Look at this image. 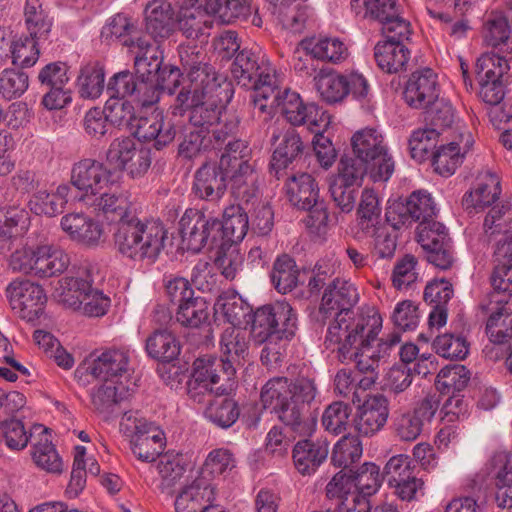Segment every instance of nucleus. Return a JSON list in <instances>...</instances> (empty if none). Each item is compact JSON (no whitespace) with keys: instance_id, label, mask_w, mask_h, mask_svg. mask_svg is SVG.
<instances>
[{"instance_id":"1","label":"nucleus","mask_w":512,"mask_h":512,"mask_svg":"<svg viewBox=\"0 0 512 512\" xmlns=\"http://www.w3.org/2000/svg\"><path fill=\"white\" fill-rule=\"evenodd\" d=\"M251 150L243 140H229L219 164L205 162L194 176L193 190L201 199H220L230 184L235 199L253 204L259 195V176L250 163Z\"/></svg>"},{"instance_id":"2","label":"nucleus","mask_w":512,"mask_h":512,"mask_svg":"<svg viewBox=\"0 0 512 512\" xmlns=\"http://www.w3.org/2000/svg\"><path fill=\"white\" fill-rule=\"evenodd\" d=\"M318 389L314 379L298 377L289 382L286 377L270 379L262 388L261 402L265 409L299 435H311L316 422L304 417V410L316 398Z\"/></svg>"},{"instance_id":"3","label":"nucleus","mask_w":512,"mask_h":512,"mask_svg":"<svg viewBox=\"0 0 512 512\" xmlns=\"http://www.w3.org/2000/svg\"><path fill=\"white\" fill-rule=\"evenodd\" d=\"M256 89L254 109L272 117L280 110L293 126L306 125L310 131H326L330 115L314 103H303L300 95L289 89L281 90L276 75L266 74Z\"/></svg>"},{"instance_id":"4","label":"nucleus","mask_w":512,"mask_h":512,"mask_svg":"<svg viewBox=\"0 0 512 512\" xmlns=\"http://www.w3.org/2000/svg\"><path fill=\"white\" fill-rule=\"evenodd\" d=\"M168 232L160 221H142L136 216L119 221L113 234L119 254L131 261L154 264L165 249Z\"/></svg>"},{"instance_id":"5","label":"nucleus","mask_w":512,"mask_h":512,"mask_svg":"<svg viewBox=\"0 0 512 512\" xmlns=\"http://www.w3.org/2000/svg\"><path fill=\"white\" fill-rule=\"evenodd\" d=\"M383 319L374 308L362 309L356 315L335 317L325 337V347L341 362L357 355V349L371 343L382 329Z\"/></svg>"},{"instance_id":"6","label":"nucleus","mask_w":512,"mask_h":512,"mask_svg":"<svg viewBox=\"0 0 512 512\" xmlns=\"http://www.w3.org/2000/svg\"><path fill=\"white\" fill-rule=\"evenodd\" d=\"M383 481L380 468L366 462L352 475L337 473L326 486L330 500H336L339 512H370L368 497L375 494Z\"/></svg>"},{"instance_id":"7","label":"nucleus","mask_w":512,"mask_h":512,"mask_svg":"<svg viewBox=\"0 0 512 512\" xmlns=\"http://www.w3.org/2000/svg\"><path fill=\"white\" fill-rule=\"evenodd\" d=\"M104 110L111 124L134 130L138 139L153 142V147L157 150L168 146L175 139L174 124L160 111H154L148 117L137 118L131 102L121 98H108Z\"/></svg>"},{"instance_id":"8","label":"nucleus","mask_w":512,"mask_h":512,"mask_svg":"<svg viewBox=\"0 0 512 512\" xmlns=\"http://www.w3.org/2000/svg\"><path fill=\"white\" fill-rule=\"evenodd\" d=\"M235 372V367L217 357L206 355L197 358L193 363L192 380L188 383L189 397L203 403L205 395L228 394L234 387Z\"/></svg>"},{"instance_id":"9","label":"nucleus","mask_w":512,"mask_h":512,"mask_svg":"<svg viewBox=\"0 0 512 512\" xmlns=\"http://www.w3.org/2000/svg\"><path fill=\"white\" fill-rule=\"evenodd\" d=\"M181 60L189 84L182 88L175 99V104L171 106L173 115H182L187 109L192 111L206 96L212 98L213 92L221 89V78L210 65L200 61H189L183 56Z\"/></svg>"},{"instance_id":"10","label":"nucleus","mask_w":512,"mask_h":512,"mask_svg":"<svg viewBox=\"0 0 512 512\" xmlns=\"http://www.w3.org/2000/svg\"><path fill=\"white\" fill-rule=\"evenodd\" d=\"M355 156L370 165V179L373 182H386L394 172V161L388 153L381 132L375 128L357 131L351 139Z\"/></svg>"},{"instance_id":"11","label":"nucleus","mask_w":512,"mask_h":512,"mask_svg":"<svg viewBox=\"0 0 512 512\" xmlns=\"http://www.w3.org/2000/svg\"><path fill=\"white\" fill-rule=\"evenodd\" d=\"M134 54V68L140 79L155 78L156 82L162 81V90L169 94L175 92L181 77L180 69L169 67L167 78L165 77L167 67H162L163 53L156 43H152L144 37H139L129 44Z\"/></svg>"},{"instance_id":"12","label":"nucleus","mask_w":512,"mask_h":512,"mask_svg":"<svg viewBox=\"0 0 512 512\" xmlns=\"http://www.w3.org/2000/svg\"><path fill=\"white\" fill-rule=\"evenodd\" d=\"M226 91L221 86V89L213 92V97L206 96V98L199 102L198 105L193 107L190 113V122L193 126L199 127L203 130V134L215 140V146H219L232 137L238 128V121L230 119L222 121L221 107L217 105V99L221 101L222 92Z\"/></svg>"},{"instance_id":"13","label":"nucleus","mask_w":512,"mask_h":512,"mask_svg":"<svg viewBox=\"0 0 512 512\" xmlns=\"http://www.w3.org/2000/svg\"><path fill=\"white\" fill-rule=\"evenodd\" d=\"M70 182L74 188L81 192L78 200L84 203L99 194L101 190L113 187L118 180L115 172L103 162L92 158H84L72 166Z\"/></svg>"},{"instance_id":"14","label":"nucleus","mask_w":512,"mask_h":512,"mask_svg":"<svg viewBox=\"0 0 512 512\" xmlns=\"http://www.w3.org/2000/svg\"><path fill=\"white\" fill-rule=\"evenodd\" d=\"M5 296L11 310L27 322L37 320L47 303L43 287L28 279L12 280L5 289Z\"/></svg>"},{"instance_id":"15","label":"nucleus","mask_w":512,"mask_h":512,"mask_svg":"<svg viewBox=\"0 0 512 512\" xmlns=\"http://www.w3.org/2000/svg\"><path fill=\"white\" fill-rule=\"evenodd\" d=\"M129 370V355L122 349H106L92 353L76 369L77 377L91 375L93 378L117 384Z\"/></svg>"},{"instance_id":"16","label":"nucleus","mask_w":512,"mask_h":512,"mask_svg":"<svg viewBox=\"0 0 512 512\" xmlns=\"http://www.w3.org/2000/svg\"><path fill=\"white\" fill-rule=\"evenodd\" d=\"M182 242L188 250L199 252L208 243H217L219 220L198 209H187L179 221Z\"/></svg>"},{"instance_id":"17","label":"nucleus","mask_w":512,"mask_h":512,"mask_svg":"<svg viewBox=\"0 0 512 512\" xmlns=\"http://www.w3.org/2000/svg\"><path fill=\"white\" fill-rule=\"evenodd\" d=\"M418 242L429 263L442 270L452 267L455 261L452 242L442 223H424L418 227Z\"/></svg>"},{"instance_id":"18","label":"nucleus","mask_w":512,"mask_h":512,"mask_svg":"<svg viewBox=\"0 0 512 512\" xmlns=\"http://www.w3.org/2000/svg\"><path fill=\"white\" fill-rule=\"evenodd\" d=\"M266 74L276 75L265 56H260L256 51L243 49L236 55L231 65V76L237 85L252 89L250 97L253 104L256 89L263 82L261 80Z\"/></svg>"},{"instance_id":"19","label":"nucleus","mask_w":512,"mask_h":512,"mask_svg":"<svg viewBox=\"0 0 512 512\" xmlns=\"http://www.w3.org/2000/svg\"><path fill=\"white\" fill-rule=\"evenodd\" d=\"M401 341L397 332L389 334L385 339H380L376 348L369 344H363L357 349V355L353 356L348 362H354L360 373L366 374L358 379L360 388L368 389L377 380V369L381 360H384Z\"/></svg>"},{"instance_id":"20","label":"nucleus","mask_w":512,"mask_h":512,"mask_svg":"<svg viewBox=\"0 0 512 512\" xmlns=\"http://www.w3.org/2000/svg\"><path fill=\"white\" fill-rule=\"evenodd\" d=\"M388 485L402 501L417 500L423 494L424 483L413 474L411 462L407 455H395L389 459L384 468Z\"/></svg>"},{"instance_id":"21","label":"nucleus","mask_w":512,"mask_h":512,"mask_svg":"<svg viewBox=\"0 0 512 512\" xmlns=\"http://www.w3.org/2000/svg\"><path fill=\"white\" fill-rule=\"evenodd\" d=\"M359 301V292L348 279L335 278L324 290L319 312L325 317H350L355 315L351 309Z\"/></svg>"},{"instance_id":"22","label":"nucleus","mask_w":512,"mask_h":512,"mask_svg":"<svg viewBox=\"0 0 512 512\" xmlns=\"http://www.w3.org/2000/svg\"><path fill=\"white\" fill-rule=\"evenodd\" d=\"M214 16L204 0H183L176 16V27L188 39L209 34Z\"/></svg>"},{"instance_id":"23","label":"nucleus","mask_w":512,"mask_h":512,"mask_svg":"<svg viewBox=\"0 0 512 512\" xmlns=\"http://www.w3.org/2000/svg\"><path fill=\"white\" fill-rule=\"evenodd\" d=\"M479 307L489 314L485 330L490 342L504 344L512 338V309L506 298L489 293L487 302L483 301Z\"/></svg>"},{"instance_id":"24","label":"nucleus","mask_w":512,"mask_h":512,"mask_svg":"<svg viewBox=\"0 0 512 512\" xmlns=\"http://www.w3.org/2000/svg\"><path fill=\"white\" fill-rule=\"evenodd\" d=\"M439 97L436 73L430 68L414 71L405 86L404 100L414 109H427Z\"/></svg>"},{"instance_id":"25","label":"nucleus","mask_w":512,"mask_h":512,"mask_svg":"<svg viewBox=\"0 0 512 512\" xmlns=\"http://www.w3.org/2000/svg\"><path fill=\"white\" fill-rule=\"evenodd\" d=\"M439 408L434 398H425L413 410L401 413L394 419V430L402 441H414L422 433L425 423L431 422Z\"/></svg>"},{"instance_id":"26","label":"nucleus","mask_w":512,"mask_h":512,"mask_svg":"<svg viewBox=\"0 0 512 512\" xmlns=\"http://www.w3.org/2000/svg\"><path fill=\"white\" fill-rule=\"evenodd\" d=\"M61 228L72 241L85 247L94 248L103 241L102 224L84 213L64 215L61 218Z\"/></svg>"},{"instance_id":"27","label":"nucleus","mask_w":512,"mask_h":512,"mask_svg":"<svg viewBox=\"0 0 512 512\" xmlns=\"http://www.w3.org/2000/svg\"><path fill=\"white\" fill-rule=\"evenodd\" d=\"M389 408L387 399L380 394L369 396L358 407L355 429L363 436H372L379 432L387 422Z\"/></svg>"},{"instance_id":"28","label":"nucleus","mask_w":512,"mask_h":512,"mask_svg":"<svg viewBox=\"0 0 512 512\" xmlns=\"http://www.w3.org/2000/svg\"><path fill=\"white\" fill-rule=\"evenodd\" d=\"M274 21L283 29L293 33H300L305 28L310 17V7L306 0H277L268 1Z\"/></svg>"},{"instance_id":"29","label":"nucleus","mask_w":512,"mask_h":512,"mask_svg":"<svg viewBox=\"0 0 512 512\" xmlns=\"http://www.w3.org/2000/svg\"><path fill=\"white\" fill-rule=\"evenodd\" d=\"M171 4L165 0H152L144 9L146 32L155 40L169 37L175 30L176 18Z\"/></svg>"},{"instance_id":"30","label":"nucleus","mask_w":512,"mask_h":512,"mask_svg":"<svg viewBox=\"0 0 512 512\" xmlns=\"http://www.w3.org/2000/svg\"><path fill=\"white\" fill-rule=\"evenodd\" d=\"M496 488L495 500L500 508L512 507V459L508 451H497L490 460Z\"/></svg>"},{"instance_id":"31","label":"nucleus","mask_w":512,"mask_h":512,"mask_svg":"<svg viewBox=\"0 0 512 512\" xmlns=\"http://www.w3.org/2000/svg\"><path fill=\"white\" fill-rule=\"evenodd\" d=\"M329 453V444L326 440L298 441L292 453L294 466L302 475H311L316 472L320 465L326 460Z\"/></svg>"},{"instance_id":"32","label":"nucleus","mask_w":512,"mask_h":512,"mask_svg":"<svg viewBox=\"0 0 512 512\" xmlns=\"http://www.w3.org/2000/svg\"><path fill=\"white\" fill-rule=\"evenodd\" d=\"M484 235L488 242L512 246V208L508 204L492 207L484 219Z\"/></svg>"},{"instance_id":"33","label":"nucleus","mask_w":512,"mask_h":512,"mask_svg":"<svg viewBox=\"0 0 512 512\" xmlns=\"http://www.w3.org/2000/svg\"><path fill=\"white\" fill-rule=\"evenodd\" d=\"M281 135V142L274 150L271 159V168L276 172L288 167L303 150V143L295 129L288 128L282 134L278 127H273L271 141L276 142Z\"/></svg>"},{"instance_id":"34","label":"nucleus","mask_w":512,"mask_h":512,"mask_svg":"<svg viewBox=\"0 0 512 512\" xmlns=\"http://www.w3.org/2000/svg\"><path fill=\"white\" fill-rule=\"evenodd\" d=\"M215 499L214 488L203 479L185 486L175 499L176 512H202Z\"/></svg>"},{"instance_id":"35","label":"nucleus","mask_w":512,"mask_h":512,"mask_svg":"<svg viewBox=\"0 0 512 512\" xmlns=\"http://www.w3.org/2000/svg\"><path fill=\"white\" fill-rule=\"evenodd\" d=\"M214 310L233 327L248 324L251 321L252 308L235 290L221 292L214 303Z\"/></svg>"},{"instance_id":"36","label":"nucleus","mask_w":512,"mask_h":512,"mask_svg":"<svg viewBox=\"0 0 512 512\" xmlns=\"http://www.w3.org/2000/svg\"><path fill=\"white\" fill-rule=\"evenodd\" d=\"M84 204L92 208L98 214H102L105 217H118L119 221L123 219H129L132 216L129 215L128 210L130 209V201L123 192L112 190V187L106 190H101L99 194L91 197L89 201H85Z\"/></svg>"},{"instance_id":"37","label":"nucleus","mask_w":512,"mask_h":512,"mask_svg":"<svg viewBox=\"0 0 512 512\" xmlns=\"http://www.w3.org/2000/svg\"><path fill=\"white\" fill-rule=\"evenodd\" d=\"M499 176L489 170L478 175L476 186L464 196L467 207L484 208L498 200L501 194Z\"/></svg>"},{"instance_id":"38","label":"nucleus","mask_w":512,"mask_h":512,"mask_svg":"<svg viewBox=\"0 0 512 512\" xmlns=\"http://www.w3.org/2000/svg\"><path fill=\"white\" fill-rule=\"evenodd\" d=\"M286 192L290 203L301 210L322 201L315 179L307 173L292 176L286 183Z\"/></svg>"},{"instance_id":"39","label":"nucleus","mask_w":512,"mask_h":512,"mask_svg":"<svg viewBox=\"0 0 512 512\" xmlns=\"http://www.w3.org/2000/svg\"><path fill=\"white\" fill-rule=\"evenodd\" d=\"M464 143L461 147L445 144L435 150L431 158L436 173L444 177H449L455 173L456 169L462 164L465 155L472 148L474 138L465 134Z\"/></svg>"},{"instance_id":"40","label":"nucleus","mask_w":512,"mask_h":512,"mask_svg":"<svg viewBox=\"0 0 512 512\" xmlns=\"http://www.w3.org/2000/svg\"><path fill=\"white\" fill-rule=\"evenodd\" d=\"M496 266L491 276L493 291L506 301L512 296V246L499 245L494 251Z\"/></svg>"},{"instance_id":"41","label":"nucleus","mask_w":512,"mask_h":512,"mask_svg":"<svg viewBox=\"0 0 512 512\" xmlns=\"http://www.w3.org/2000/svg\"><path fill=\"white\" fill-rule=\"evenodd\" d=\"M378 67L389 74L402 71L410 58V51L401 42L379 41L374 48Z\"/></svg>"},{"instance_id":"42","label":"nucleus","mask_w":512,"mask_h":512,"mask_svg":"<svg viewBox=\"0 0 512 512\" xmlns=\"http://www.w3.org/2000/svg\"><path fill=\"white\" fill-rule=\"evenodd\" d=\"M35 431H39V439L32 445L31 456L34 463L49 473L62 472V459L49 439L47 430L42 425H35Z\"/></svg>"},{"instance_id":"43","label":"nucleus","mask_w":512,"mask_h":512,"mask_svg":"<svg viewBox=\"0 0 512 512\" xmlns=\"http://www.w3.org/2000/svg\"><path fill=\"white\" fill-rule=\"evenodd\" d=\"M166 445L164 432L155 424L130 441L133 455L142 462H153Z\"/></svg>"},{"instance_id":"44","label":"nucleus","mask_w":512,"mask_h":512,"mask_svg":"<svg viewBox=\"0 0 512 512\" xmlns=\"http://www.w3.org/2000/svg\"><path fill=\"white\" fill-rule=\"evenodd\" d=\"M38 257L37 276L41 278L62 274L70 265L69 254L57 245H38Z\"/></svg>"},{"instance_id":"45","label":"nucleus","mask_w":512,"mask_h":512,"mask_svg":"<svg viewBox=\"0 0 512 512\" xmlns=\"http://www.w3.org/2000/svg\"><path fill=\"white\" fill-rule=\"evenodd\" d=\"M249 220L246 212L239 205L224 210L223 221H219V234L227 243L241 242L247 234Z\"/></svg>"},{"instance_id":"46","label":"nucleus","mask_w":512,"mask_h":512,"mask_svg":"<svg viewBox=\"0 0 512 512\" xmlns=\"http://www.w3.org/2000/svg\"><path fill=\"white\" fill-rule=\"evenodd\" d=\"M91 281L79 276H66L59 280L56 288L58 301L64 306L78 310L87 293L90 292Z\"/></svg>"},{"instance_id":"47","label":"nucleus","mask_w":512,"mask_h":512,"mask_svg":"<svg viewBox=\"0 0 512 512\" xmlns=\"http://www.w3.org/2000/svg\"><path fill=\"white\" fill-rule=\"evenodd\" d=\"M220 347L223 356L219 359L223 363L230 364L232 367L240 365L248 354L246 333L236 327L225 329L221 336Z\"/></svg>"},{"instance_id":"48","label":"nucleus","mask_w":512,"mask_h":512,"mask_svg":"<svg viewBox=\"0 0 512 512\" xmlns=\"http://www.w3.org/2000/svg\"><path fill=\"white\" fill-rule=\"evenodd\" d=\"M306 49L317 60L340 64L349 56L347 45L338 37H323L306 43Z\"/></svg>"},{"instance_id":"49","label":"nucleus","mask_w":512,"mask_h":512,"mask_svg":"<svg viewBox=\"0 0 512 512\" xmlns=\"http://www.w3.org/2000/svg\"><path fill=\"white\" fill-rule=\"evenodd\" d=\"M180 344L168 330H157L146 340V351L151 358L170 362L180 354Z\"/></svg>"},{"instance_id":"50","label":"nucleus","mask_w":512,"mask_h":512,"mask_svg":"<svg viewBox=\"0 0 512 512\" xmlns=\"http://www.w3.org/2000/svg\"><path fill=\"white\" fill-rule=\"evenodd\" d=\"M24 22L28 33L36 38H47L51 28L52 19L43 8L41 0H25Z\"/></svg>"},{"instance_id":"51","label":"nucleus","mask_w":512,"mask_h":512,"mask_svg":"<svg viewBox=\"0 0 512 512\" xmlns=\"http://www.w3.org/2000/svg\"><path fill=\"white\" fill-rule=\"evenodd\" d=\"M28 213L18 206L0 208V242L25 233L29 227Z\"/></svg>"},{"instance_id":"52","label":"nucleus","mask_w":512,"mask_h":512,"mask_svg":"<svg viewBox=\"0 0 512 512\" xmlns=\"http://www.w3.org/2000/svg\"><path fill=\"white\" fill-rule=\"evenodd\" d=\"M271 281L275 289L282 294H286L296 287L298 269L290 256L284 254L276 259L271 272Z\"/></svg>"},{"instance_id":"53","label":"nucleus","mask_w":512,"mask_h":512,"mask_svg":"<svg viewBox=\"0 0 512 512\" xmlns=\"http://www.w3.org/2000/svg\"><path fill=\"white\" fill-rule=\"evenodd\" d=\"M240 410L233 399H216L204 411L205 418L220 428L231 427L239 418Z\"/></svg>"},{"instance_id":"54","label":"nucleus","mask_w":512,"mask_h":512,"mask_svg":"<svg viewBox=\"0 0 512 512\" xmlns=\"http://www.w3.org/2000/svg\"><path fill=\"white\" fill-rule=\"evenodd\" d=\"M47 38H36L30 34L20 37L10 45L12 63L23 68H29L36 64L39 59V45Z\"/></svg>"},{"instance_id":"55","label":"nucleus","mask_w":512,"mask_h":512,"mask_svg":"<svg viewBox=\"0 0 512 512\" xmlns=\"http://www.w3.org/2000/svg\"><path fill=\"white\" fill-rule=\"evenodd\" d=\"M316 87L322 99L331 104L341 102L349 94L347 75L320 74L316 78Z\"/></svg>"},{"instance_id":"56","label":"nucleus","mask_w":512,"mask_h":512,"mask_svg":"<svg viewBox=\"0 0 512 512\" xmlns=\"http://www.w3.org/2000/svg\"><path fill=\"white\" fill-rule=\"evenodd\" d=\"M368 163L358 156L342 157L338 163V172L334 180L347 185L360 187L365 175L370 177Z\"/></svg>"},{"instance_id":"57","label":"nucleus","mask_w":512,"mask_h":512,"mask_svg":"<svg viewBox=\"0 0 512 512\" xmlns=\"http://www.w3.org/2000/svg\"><path fill=\"white\" fill-rule=\"evenodd\" d=\"M214 19L222 23H231L250 14L249 0H204Z\"/></svg>"},{"instance_id":"58","label":"nucleus","mask_w":512,"mask_h":512,"mask_svg":"<svg viewBox=\"0 0 512 512\" xmlns=\"http://www.w3.org/2000/svg\"><path fill=\"white\" fill-rule=\"evenodd\" d=\"M470 379L469 371L463 365H450L442 368L436 378V388L443 394L462 391Z\"/></svg>"},{"instance_id":"59","label":"nucleus","mask_w":512,"mask_h":512,"mask_svg":"<svg viewBox=\"0 0 512 512\" xmlns=\"http://www.w3.org/2000/svg\"><path fill=\"white\" fill-rule=\"evenodd\" d=\"M362 453V442L359 437L356 435H346L334 445L331 459L335 466L347 468L358 461Z\"/></svg>"},{"instance_id":"60","label":"nucleus","mask_w":512,"mask_h":512,"mask_svg":"<svg viewBox=\"0 0 512 512\" xmlns=\"http://www.w3.org/2000/svg\"><path fill=\"white\" fill-rule=\"evenodd\" d=\"M29 87L28 75L20 70L6 68L0 73V99L11 101L21 97Z\"/></svg>"},{"instance_id":"61","label":"nucleus","mask_w":512,"mask_h":512,"mask_svg":"<svg viewBox=\"0 0 512 512\" xmlns=\"http://www.w3.org/2000/svg\"><path fill=\"white\" fill-rule=\"evenodd\" d=\"M440 132L435 128H423L413 131L409 139L411 155L414 159L423 161L435 152Z\"/></svg>"},{"instance_id":"62","label":"nucleus","mask_w":512,"mask_h":512,"mask_svg":"<svg viewBox=\"0 0 512 512\" xmlns=\"http://www.w3.org/2000/svg\"><path fill=\"white\" fill-rule=\"evenodd\" d=\"M274 323L276 326L275 339H289L297 329V315L286 301H276L271 304Z\"/></svg>"},{"instance_id":"63","label":"nucleus","mask_w":512,"mask_h":512,"mask_svg":"<svg viewBox=\"0 0 512 512\" xmlns=\"http://www.w3.org/2000/svg\"><path fill=\"white\" fill-rule=\"evenodd\" d=\"M209 316L208 304L202 297H194L178 305L176 320L184 326L198 327Z\"/></svg>"},{"instance_id":"64","label":"nucleus","mask_w":512,"mask_h":512,"mask_svg":"<svg viewBox=\"0 0 512 512\" xmlns=\"http://www.w3.org/2000/svg\"><path fill=\"white\" fill-rule=\"evenodd\" d=\"M104 80V71L98 65L83 67L77 80L81 97L86 99L98 98L103 92Z\"/></svg>"}]
</instances>
